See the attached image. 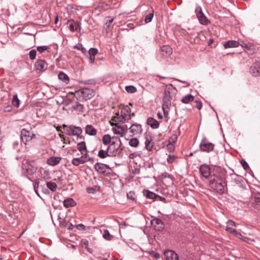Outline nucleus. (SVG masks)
Listing matches in <instances>:
<instances>
[{
    "mask_svg": "<svg viewBox=\"0 0 260 260\" xmlns=\"http://www.w3.org/2000/svg\"><path fill=\"white\" fill-rule=\"evenodd\" d=\"M94 91L92 89L84 88L76 91L74 95L77 100L81 101L90 99L94 95Z\"/></svg>",
    "mask_w": 260,
    "mask_h": 260,
    "instance_id": "1",
    "label": "nucleus"
},
{
    "mask_svg": "<svg viewBox=\"0 0 260 260\" xmlns=\"http://www.w3.org/2000/svg\"><path fill=\"white\" fill-rule=\"evenodd\" d=\"M62 126L64 128V133L69 136H76L80 137L82 133V129L80 126H68L66 124H63Z\"/></svg>",
    "mask_w": 260,
    "mask_h": 260,
    "instance_id": "2",
    "label": "nucleus"
},
{
    "mask_svg": "<svg viewBox=\"0 0 260 260\" xmlns=\"http://www.w3.org/2000/svg\"><path fill=\"white\" fill-rule=\"evenodd\" d=\"M23 169H24L29 175L34 174L37 170V167L35 165V162L28 160H25L23 161Z\"/></svg>",
    "mask_w": 260,
    "mask_h": 260,
    "instance_id": "3",
    "label": "nucleus"
},
{
    "mask_svg": "<svg viewBox=\"0 0 260 260\" xmlns=\"http://www.w3.org/2000/svg\"><path fill=\"white\" fill-rule=\"evenodd\" d=\"M118 141L119 143L112 141L107 147V149L109 152V157H113L116 155L118 149L120 146V141L119 139Z\"/></svg>",
    "mask_w": 260,
    "mask_h": 260,
    "instance_id": "4",
    "label": "nucleus"
},
{
    "mask_svg": "<svg viewBox=\"0 0 260 260\" xmlns=\"http://www.w3.org/2000/svg\"><path fill=\"white\" fill-rule=\"evenodd\" d=\"M170 87H167L165 90L164 96L162 99V108H169L171 104V96Z\"/></svg>",
    "mask_w": 260,
    "mask_h": 260,
    "instance_id": "5",
    "label": "nucleus"
},
{
    "mask_svg": "<svg viewBox=\"0 0 260 260\" xmlns=\"http://www.w3.org/2000/svg\"><path fill=\"white\" fill-rule=\"evenodd\" d=\"M200 147L202 151L209 152L214 149V145L206 138H204L200 143Z\"/></svg>",
    "mask_w": 260,
    "mask_h": 260,
    "instance_id": "6",
    "label": "nucleus"
},
{
    "mask_svg": "<svg viewBox=\"0 0 260 260\" xmlns=\"http://www.w3.org/2000/svg\"><path fill=\"white\" fill-rule=\"evenodd\" d=\"M35 137V135L25 128H23L21 131V139L25 145H26L27 142L31 141Z\"/></svg>",
    "mask_w": 260,
    "mask_h": 260,
    "instance_id": "7",
    "label": "nucleus"
},
{
    "mask_svg": "<svg viewBox=\"0 0 260 260\" xmlns=\"http://www.w3.org/2000/svg\"><path fill=\"white\" fill-rule=\"evenodd\" d=\"M199 171L202 176L206 179L209 178L211 175V168L206 164L202 165L200 167Z\"/></svg>",
    "mask_w": 260,
    "mask_h": 260,
    "instance_id": "8",
    "label": "nucleus"
},
{
    "mask_svg": "<svg viewBox=\"0 0 260 260\" xmlns=\"http://www.w3.org/2000/svg\"><path fill=\"white\" fill-rule=\"evenodd\" d=\"M250 73L253 76H260V59L251 65L250 68Z\"/></svg>",
    "mask_w": 260,
    "mask_h": 260,
    "instance_id": "9",
    "label": "nucleus"
},
{
    "mask_svg": "<svg viewBox=\"0 0 260 260\" xmlns=\"http://www.w3.org/2000/svg\"><path fill=\"white\" fill-rule=\"evenodd\" d=\"M35 68L37 72H43L48 68L47 63L44 60H38L35 63Z\"/></svg>",
    "mask_w": 260,
    "mask_h": 260,
    "instance_id": "10",
    "label": "nucleus"
},
{
    "mask_svg": "<svg viewBox=\"0 0 260 260\" xmlns=\"http://www.w3.org/2000/svg\"><path fill=\"white\" fill-rule=\"evenodd\" d=\"M120 114L127 121L131 118V116H134V113H131V109L128 106H123L121 108Z\"/></svg>",
    "mask_w": 260,
    "mask_h": 260,
    "instance_id": "11",
    "label": "nucleus"
},
{
    "mask_svg": "<svg viewBox=\"0 0 260 260\" xmlns=\"http://www.w3.org/2000/svg\"><path fill=\"white\" fill-rule=\"evenodd\" d=\"M129 133L132 136L139 135L142 132V128L141 124H133L129 128Z\"/></svg>",
    "mask_w": 260,
    "mask_h": 260,
    "instance_id": "12",
    "label": "nucleus"
},
{
    "mask_svg": "<svg viewBox=\"0 0 260 260\" xmlns=\"http://www.w3.org/2000/svg\"><path fill=\"white\" fill-rule=\"evenodd\" d=\"M226 184L224 180L210 184L211 187L216 190L217 192L222 193L224 191V186Z\"/></svg>",
    "mask_w": 260,
    "mask_h": 260,
    "instance_id": "13",
    "label": "nucleus"
},
{
    "mask_svg": "<svg viewBox=\"0 0 260 260\" xmlns=\"http://www.w3.org/2000/svg\"><path fill=\"white\" fill-rule=\"evenodd\" d=\"M67 24L69 25V29L71 31H80L81 28L78 22H75L73 19H70L68 20Z\"/></svg>",
    "mask_w": 260,
    "mask_h": 260,
    "instance_id": "14",
    "label": "nucleus"
},
{
    "mask_svg": "<svg viewBox=\"0 0 260 260\" xmlns=\"http://www.w3.org/2000/svg\"><path fill=\"white\" fill-rule=\"evenodd\" d=\"M151 222L156 230L160 231L164 229V224L160 219L154 218L151 221Z\"/></svg>",
    "mask_w": 260,
    "mask_h": 260,
    "instance_id": "15",
    "label": "nucleus"
},
{
    "mask_svg": "<svg viewBox=\"0 0 260 260\" xmlns=\"http://www.w3.org/2000/svg\"><path fill=\"white\" fill-rule=\"evenodd\" d=\"M145 148L148 151L152 150L154 146V143L152 142V137L149 135H146L145 137Z\"/></svg>",
    "mask_w": 260,
    "mask_h": 260,
    "instance_id": "16",
    "label": "nucleus"
},
{
    "mask_svg": "<svg viewBox=\"0 0 260 260\" xmlns=\"http://www.w3.org/2000/svg\"><path fill=\"white\" fill-rule=\"evenodd\" d=\"M221 180H224L223 176L219 173H216L210 176L209 183L210 184H215V183L221 181Z\"/></svg>",
    "mask_w": 260,
    "mask_h": 260,
    "instance_id": "17",
    "label": "nucleus"
},
{
    "mask_svg": "<svg viewBox=\"0 0 260 260\" xmlns=\"http://www.w3.org/2000/svg\"><path fill=\"white\" fill-rule=\"evenodd\" d=\"M112 120L115 122V125H117V124L120 123H123L126 121V119H125L124 117L122 116L121 114H120L119 112H117L115 113V116H114L112 118Z\"/></svg>",
    "mask_w": 260,
    "mask_h": 260,
    "instance_id": "18",
    "label": "nucleus"
},
{
    "mask_svg": "<svg viewBox=\"0 0 260 260\" xmlns=\"http://www.w3.org/2000/svg\"><path fill=\"white\" fill-rule=\"evenodd\" d=\"M86 161H87V156L82 155L80 157L74 158L72 160V163L73 165L78 166L80 164H83Z\"/></svg>",
    "mask_w": 260,
    "mask_h": 260,
    "instance_id": "19",
    "label": "nucleus"
},
{
    "mask_svg": "<svg viewBox=\"0 0 260 260\" xmlns=\"http://www.w3.org/2000/svg\"><path fill=\"white\" fill-rule=\"evenodd\" d=\"M241 46L246 49V51L248 52L249 54H252L254 52L255 49V45L251 43H243L241 44Z\"/></svg>",
    "mask_w": 260,
    "mask_h": 260,
    "instance_id": "20",
    "label": "nucleus"
},
{
    "mask_svg": "<svg viewBox=\"0 0 260 260\" xmlns=\"http://www.w3.org/2000/svg\"><path fill=\"white\" fill-rule=\"evenodd\" d=\"M197 17L200 23L203 25H207L209 23V21L203 13L200 10L197 14Z\"/></svg>",
    "mask_w": 260,
    "mask_h": 260,
    "instance_id": "21",
    "label": "nucleus"
},
{
    "mask_svg": "<svg viewBox=\"0 0 260 260\" xmlns=\"http://www.w3.org/2000/svg\"><path fill=\"white\" fill-rule=\"evenodd\" d=\"M77 149L80 151L81 154L84 155H87V150L85 143L83 141L77 144Z\"/></svg>",
    "mask_w": 260,
    "mask_h": 260,
    "instance_id": "22",
    "label": "nucleus"
},
{
    "mask_svg": "<svg viewBox=\"0 0 260 260\" xmlns=\"http://www.w3.org/2000/svg\"><path fill=\"white\" fill-rule=\"evenodd\" d=\"M85 131V133L89 136H95L97 134L96 129L90 124L86 126Z\"/></svg>",
    "mask_w": 260,
    "mask_h": 260,
    "instance_id": "23",
    "label": "nucleus"
},
{
    "mask_svg": "<svg viewBox=\"0 0 260 260\" xmlns=\"http://www.w3.org/2000/svg\"><path fill=\"white\" fill-rule=\"evenodd\" d=\"M61 159L60 157L52 156L47 159V164L50 166H54L59 163Z\"/></svg>",
    "mask_w": 260,
    "mask_h": 260,
    "instance_id": "24",
    "label": "nucleus"
},
{
    "mask_svg": "<svg viewBox=\"0 0 260 260\" xmlns=\"http://www.w3.org/2000/svg\"><path fill=\"white\" fill-rule=\"evenodd\" d=\"M240 45V43L238 41L230 40L226 42L224 44L223 46L224 48L227 49L230 48L238 47Z\"/></svg>",
    "mask_w": 260,
    "mask_h": 260,
    "instance_id": "25",
    "label": "nucleus"
},
{
    "mask_svg": "<svg viewBox=\"0 0 260 260\" xmlns=\"http://www.w3.org/2000/svg\"><path fill=\"white\" fill-rule=\"evenodd\" d=\"M252 206L255 209L260 210V194H256L253 197Z\"/></svg>",
    "mask_w": 260,
    "mask_h": 260,
    "instance_id": "26",
    "label": "nucleus"
},
{
    "mask_svg": "<svg viewBox=\"0 0 260 260\" xmlns=\"http://www.w3.org/2000/svg\"><path fill=\"white\" fill-rule=\"evenodd\" d=\"M162 55H169L172 53V48L169 46H163L160 48Z\"/></svg>",
    "mask_w": 260,
    "mask_h": 260,
    "instance_id": "27",
    "label": "nucleus"
},
{
    "mask_svg": "<svg viewBox=\"0 0 260 260\" xmlns=\"http://www.w3.org/2000/svg\"><path fill=\"white\" fill-rule=\"evenodd\" d=\"M147 123L152 128H157L159 127L158 122L152 117H149L147 119Z\"/></svg>",
    "mask_w": 260,
    "mask_h": 260,
    "instance_id": "28",
    "label": "nucleus"
},
{
    "mask_svg": "<svg viewBox=\"0 0 260 260\" xmlns=\"http://www.w3.org/2000/svg\"><path fill=\"white\" fill-rule=\"evenodd\" d=\"M227 226L226 228V231L230 233H232L233 232H235V229L234 228L236 226V223L232 220H229L226 223Z\"/></svg>",
    "mask_w": 260,
    "mask_h": 260,
    "instance_id": "29",
    "label": "nucleus"
},
{
    "mask_svg": "<svg viewBox=\"0 0 260 260\" xmlns=\"http://www.w3.org/2000/svg\"><path fill=\"white\" fill-rule=\"evenodd\" d=\"M194 100V96L191 94H187V95L183 96L181 100V101L183 104H189Z\"/></svg>",
    "mask_w": 260,
    "mask_h": 260,
    "instance_id": "30",
    "label": "nucleus"
},
{
    "mask_svg": "<svg viewBox=\"0 0 260 260\" xmlns=\"http://www.w3.org/2000/svg\"><path fill=\"white\" fill-rule=\"evenodd\" d=\"M76 202L71 198L66 199L63 201V205L66 208L74 207L76 205Z\"/></svg>",
    "mask_w": 260,
    "mask_h": 260,
    "instance_id": "31",
    "label": "nucleus"
},
{
    "mask_svg": "<svg viewBox=\"0 0 260 260\" xmlns=\"http://www.w3.org/2000/svg\"><path fill=\"white\" fill-rule=\"evenodd\" d=\"M106 166L103 164L96 163L94 165L95 170L100 173H103L105 172Z\"/></svg>",
    "mask_w": 260,
    "mask_h": 260,
    "instance_id": "32",
    "label": "nucleus"
},
{
    "mask_svg": "<svg viewBox=\"0 0 260 260\" xmlns=\"http://www.w3.org/2000/svg\"><path fill=\"white\" fill-rule=\"evenodd\" d=\"M143 193L144 196L148 199H154L157 197H159V196L156 194L155 193L149 190H144Z\"/></svg>",
    "mask_w": 260,
    "mask_h": 260,
    "instance_id": "33",
    "label": "nucleus"
},
{
    "mask_svg": "<svg viewBox=\"0 0 260 260\" xmlns=\"http://www.w3.org/2000/svg\"><path fill=\"white\" fill-rule=\"evenodd\" d=\"M58 77L59 79L62 81L66 84H67L69 81V79L68 75L62 72H59Z\"/></svg>",
    "mask_w": 260,
    "mask_h": 260,
    "instance_id": "34",
    "label": "nucleus"
},
{
    "mask_svg": "<svg viewBox=\"0 0 260 260\" xmlns=\"http://www.w3.org/2000/svg\"><path fill=\"white\" fill-rule=\"evenodd\" d=\"M72 108L76 111L82 112L83 109V106L77 102L72 105Z\"/></svg>",
    "mask_w": 260,
    "mask_h": 260,
    "instance_id": "35",
    "label": "nucleus"
},
{
    "mask_svg": "<svg viewBox=\"0 0 260 260\" xmlns=\"http://www.w3.org/2000/svg\"><path fill=\"white\" fill-rule=\"evenodd\" d=\"M111 138L108 134L105 135L103 137L102 142L105 145L110 144L111 142Z\"/></svg>",
    "mask_w": 260,
    "mask_h": 260,
    "instance_id": "36",
    "label": "nucleus"
},
{
    "mask_svg": "<svg viewBox=\"0 0 260 260\" xmlns=\"http://www.w3.org/2000/svg\"><path fill=\"white\" fill-rule=\"evenodd\" d=\"M98 156L101 158H105L107 157H109V152L106 149V150L101 149L98 152Z\"/></svg>",
    "mask_w": 260,
    "mask_h": 260,
    "instance_id": "37",
    "label": "nucleus"
},
{
    "mask_svg": "<svg viewBox=\"0 0 260 260\" xmlns=\"http://www.w3.org/2000/svg\"><path fill=\"white\" fill-rule=\"evenodd\" d=\"M46 185L47 187L52 191H55L57 187V184L55 182L51 181L47 182Z\"/></svg>",
    "mask_w": 260,
    "mask_h": 260,
    "instance_id": "38",
    "label": "nucleus"
},
{
    "mask_svg": "<svg viewBox=\"0 0 260 260\" xmlns=\"http://www.w3.org/2000/svg\"><path fill=\"white\" fill-rule=\"evenodd\" d=\"M12 103L14 106L17 108L19 107L20 105V101L18 99L17 94L13 95Z\"/></svg>",
    "mask_w": 260,
    "mask_h": 260,
    "instance_id": "39",
    "label": "nucleus"
},
{
    "mask_svg": "<svg viewBox=\"0 0 260 260\" xmlns=\"http://www.w3.org/2000/svg\"><path fill=\"white\" fill-rule=\"evenodd\" d=\"M154 16V11L152 10L151 12L147 14L145 18V22L146 23H148L152 21V19Z\"/></svg>",
    "mask_w": 260,
    "mask_h": 260,
    "instance_id": "40",
    "label": "nucleus"
},
{
    "mask_svg": "<svg viewBox=\"0 0 260 260\" xmlns=\"http://www.w3.org/2000/svg\"><path fill=\"white\" fill-rule=\"evenodd\" d=\"M139 143V140L137 138H133L129 141V145L134 147H136L138 146Z\"/></svg>",
    "mask_w": 260,
    "mask_h": 260,
    "instance_id": "41",
    "label": "nucleus"
},
{
    "mask_svg": "<svg viewBox=\"0 0 260 260\" xmlns=\"http://www.w3.org/2000/svg\"><path fill=\"white\" fill-rule=\"evenodd\" d=\"M113 132L116 135H119L121 137L123 136V132L120 126H118L117 128H114Z\"/></svg>",
    "mask_w": 260,
    "mask_h": 260,
    "instance_id": "42",
    "label": "nucleus"
},
{
    "mask_svg": "<svg viewBox=\"0 0 260 260\" xmlns=\"http://www.w3.org/2000/svg\"><path fill=\"white\" fill-rule=\"evenodd\" d=\"M74 48L79 50H81L83 54L86 53L87 52L86 49L82 46L81 44H78V45L75 46Z\"/></svg>",
    "mask_w": 260,
    "mask_h": 260,
    "instance_id": "43",
    "label": "nucleus"
},
{
    "mask_svg": "<svg viewBox=\"0 0 260 260\" xmlns=\"http://www.w3.org/2000/svg\"><path fill=\"white\" fill-rule=\"evenodd\" d=\"M81 244L83 247L85 249H87L88 251H89V249L88 247V241L86 239H83L81 240Z\"/></svg>",
    "mask_w": 260,
    "mask_h": 260,
    "instance_id": "44",
    "label": "nucleus"
},
{
    "mask_svg": "<svg viewBox=\"0 0 260 260\" xmlns=\"http://www.w3.org/2000/svg\"><path fill=\"white\" fill-rule=\"evenodd\" d=\"M125 90L127 92L134 93L136 91V88L134 86H127L125 87Z\"/></svg>",
    "mask_w": 260,
    "mask_h": 260,
    "instance_id": "45",
    "label": "nucleus"
},
{
    "mask_svg": "<svg viewBox=\"0 0 260 260\" xmlns=\"http://www.w3.org/2000/svg\"><path fill=\"white\" fill-rule=\"evenodd\" d=\"M103 238L108 240H110L111 239L112 236L109 233V232L107 230L104 231V233L103 235Z\"/></svg>",
    "mask_w": 260,
    "mask_h": 260,
    "instance_id": "46",
    "label": "nucleus"
},
{
    "mask_svg": "<svg viewBox=\"0 0 260 260\" xmlns=\"http://www.w3.org/2000/svg\"><path fill=\"white\" fill-rule=\"evenodd\" d=\"M49 49V47L47 46H38L37 47V50L38 52L40 53H43L46 50H47Z\"/></svg>",
    "mask_w": 260,
    "mask_h": 260,
    "instance_id": "47",
    "label": "nucleus"
},
{
    "mask_svg": "<svg viewBox=\"0 0 260 260\" xmlns=\"http://www.w3.org/2000/svg\"><path fill=\"white\" fill-rule=\"evenodd\" d=\"M98 50L96 48H91L88 51L90 56H95L98 53Z\"/></svg>",
    "mask_w": 260,
    "mask_h": 260,
    "instance_id": "48",
    "label": "nucleus"
},
{
    "mask_svg": "<svg viewBox=\"0 0 260 260\" xmlns=\"http://www.w3.org/2000/svg\"><path fill=\"white\" fill-rule=\"evenodd\" d=\"M36 51L35 49H32L30 50L29 52V58L31 60H34L36 58Z\"/></svg>",
    "mask_w": 260,
    "mask_h": 260,
    "instance_id": "49",
    "label": "nucleus"
},
{
    "mask_svg": "<svg viewBox=\"0 0 260 260\" xmlns=\"http://www.w3.org/2000/svg\"><path fill=\"white\" fill-rule=\"evenodd\" d=\"M176 157L174 155H169L167 158V161L169 164H172L175 160Z\"/></svg>",
    "mask_w": 260,
    "mask_h": 260,
    "instance_id": "50",
    "label": "nucleus"
},
{
    "mask_svg": "<svg viewBox=\"0 0 260 260\" xmlns=\"http://www.w3.org/2000/svg\"><path fill=\"white\" fill-rule=\"evenodd\" d=\"M177 140V136L175 134H173L171 136V137L170 138L169 143H171L172 144L175 143Z\"/></svg>",
    "mask_w": 260,
    "mask_h": 260,
    "instance_id": "51",
    "label": "nucleus"
},
{
    "mask_svg": "<svg viewBox=\"0 0 260 260\" xmlns=\"http://www.w3.org/2000/svg\"><path fill=\"white\" fill-rule=\"evenodd\" d=\"M195 105L193 106L194 107L200 110L202 107V103L198 101H196L194 102Z\"/></svg>",
    "mask_w": 260,
    "mask_h": 260,
    "instance_id": "52",
    "label": "nucleus"
},
{
    "mask_svg": "<svg viewBox=\"0 0 260 260\" xmlns=\"http://www.w3.org/2000/svg\"><path fill=\"white\" fill-rule=\"evenodd\" d=\"M167 147L170 152H173L175 149L173 144H172L171 143H168V144L167 145Z\"/></svg>",
    "mask_w": 260,
    "mask_h": 260,
    "instance_id": "53",
    "label": "nucleus"
},
{
    "mask_svg": "<svg viewBox=\"0 0 260 260\" xmlns=\"http://www.w3.org/2000/svg\"><path fill=\"white\" fill-rule=\"evenodd\" d=\"M39 182L37 180L36 181L34 187V190H35V192L37 193V194L38 196H39V194L38 192V188L39 187Z\"/></svg>",
    "mask_w": 260,
    "mask_h": 260,
    "instance_id": "54",
    "label": "nucleus"
},
{
    "mask_svg": "<svg viewBox=\"0 0 260 260\" xmlns=\"http://www.w3.org/2000/svg\"><path fill=\"white\" fill-rule=\"evenodd\" d=\"M241 163L242 167L245 170H247L248 168H249V166L248 164L245 160H243L242 161H241Z\"/></svg>",
    "mask_w": 260,
    "mask_h": 260,
    "instance_id": "55",
    "label": "nucleus"
},
{
    "mask_svg": "<svg viewBox=\"0 0 260 260\" xmlns=\"http://www.w3.org/2000/svg\"><path fill=\"white\" fill-rule=\"evenodd\" d=\"M232 234L239 238H241L242 237H243L241 234L240 233L237 232L236 229H235V232H233Z\"/></svg>",
    "mask_w": 260,
    "mask_h": 260,
    "instance_id": "56",
    "label": "nucleus"
},
{
    "mask_svg": "<svg viewBox=\"0 0 260 260\" xmlns=\"http://www.w3.org/2000/svg\"><path fill=\"white\" fill-rule=\"evenodd\" d=\"M76 228L80 230H85V226L82 224H79L77 225H76Z\"/></svg>",
    "mask_w": 260,
    "mask_h": 260,
    "instance_id": "57",
    "label": "nucleus"
},
{
    "mask_svg": "<svg viewBox=\"0 0 260 260\" xmlns=\"http://www.w3.org/2000/svg\"><path fill=\"white\" fill-rule=\"evenodd\" d=\"M113 21V18H111L109 20H107L105 25H106L107 28H109L111 23Z\"/></svg>",
    "mask_w": 260,
    "mask_h": 260,
    "instance_id": "58",
    "label": "nucleus"
},
{
    "mask_svg": "<svg viewBox=\"0 0 260 260\" xmlns=\"http://www.w3.org/2000/svg\"><path fill=\"white\" fill-rule=\"evenodd\" d=\"M140 169H139V168H135L133 170V173L134 174H140Z\"/></svg>",
    "mask_w": 260,
    "mask_h": 260,
    "instance_id": "59",
    "label": "nucleus"
},
{
    "mask_svg": "<svg viewBox=\"0 0 260 260\" xmlns=\"http://www.w3.org/2000/svg\"><path fill=\"white\" fill-rule=\"evenodd\" d=\"M133 195H134V193L133 192L130 191L127 194V197L132 200H134V198L133 197Z\"/></svg>",
    "mask_w": 260,
    "mask_h": 260,
    "instance_id": "60",
    "label": "nucleus"
},
{
    "mask_svg": "<svg viewBox=\"0 0 260 260\" xmlns=\"http://www.w3.org/2000/svg\"><path fill=\"white\" fill-rule=\"evenodd\" d=\"M153 256L155 259H157L160 257V254L157 252H155L153 254Z\"/></svg>",
    "mask_w": 260,
    "mask_h": 260,
    "instance_id": "61",
    "label": "nucleus"
},
{
    "mask_svg": "<svg viewBox=\"0 0 260 260\" xmlns=\"http://www.w3.org/2000/svg\"><path fill=\"white\" fill-rule=\"evenodd\" d=\"M90 60L91 63H93L95 60V56H90Z\"/></svg>",
    "mask_w": 260,
    "mask_h": 260,
    "instance_id": "62",
    "label": "nucleus"
},
{
    "mask_svg": "<svg viewBox=\"0 0 260 260\" xmlns=\"http://www.w3.org/2000/svg\"><path fill=\"white\" fill-rule=\"evenodd\" d=\"M94 189L92 187L89 188L88 189V192L89 193H93Z\"/></svg>",
    "mask_w": 260,
    "mask_h": 260,
    "instance_id": "63",
    "label": "nucleus"
},
{
    "mask_svg": "<svg viewBox=\"0 0 260 260\" xmlns=\"http://www.w3.org/2000/svg\"><path fill=\"white\" fill-rule=\"evenodd\" d=\"M59 136L61 139H63L62 140L63 141V143H65V142H64L65 139H64V136L62 134H59Z\"/></svg>",
    "mask_w": 260,
    "mask_h": 260,
    "instance_id": "64",
    "label": "nucleus"
}]
</instances>
